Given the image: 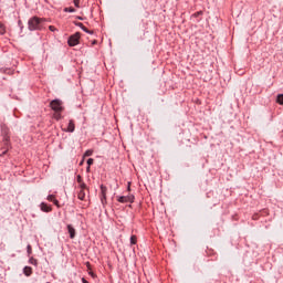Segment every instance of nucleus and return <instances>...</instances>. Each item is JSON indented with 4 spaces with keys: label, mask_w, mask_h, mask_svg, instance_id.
I'll list each match as a JSON object with an SVG mask.
<instances>
[{
    "label": "nucleus",
    "mask_w": 283,
    "mask_h": 283,
    "mask_svg": "<svg viewBox=\"0 0 283 283\" xmlns=\"http://www.w3.org/2000/svg\"><path fill=\"white\" fill-rule=\"evenodd\" d=\"M93 45H96V40L93 41Z\"/></svg>",
    "instance_id": "nucleus-30"
},
{
    "label": "nucleus",
    "mask_w": 283,
    "mask_h": 283,
    "mask_svg": "<svg viewBox=\"0 0 283 283\" xmlns=\"http://www.w3.org/2000/svg\"><path fill=\"white\" fill-rule=\"evenodd\" d=\"M40 209L41 211H43L44 213H50V211H52V207L51 206H48V203L45 202H42L40 205Z\"/></svg>",
    "instance_id": "nucleus-7"
},
{
    "label": "nucleus",
    "mask_w": 283,
    "mask_h": 283,
    "mask_svg": "<svg viewBox=\"0 0 283 283\" xmlns=\"http://www.w3.org/2000/svg\"><path fill=\"white\" fill-rule=\"evenodd\" d=\"M82 282H83V283H90V282H87V280H85V279H82Z\"/></svg>",
    "instance_id": "nucleus-29"
},
{
    "label": "nucleus",
    "mask_w": 283,
    "mask_h": 283,
    "mask_svg": "<svg viewBox=\"0 0 283 283\" xmlns=\"http://www.w3.org/2000/svg\"><path fill=\"white\" fill-rule=\"evenodd\" d=\"M64 12H76L75 8L69 7L64 9Z\"/></svg>",
    "instance_id": "nucleus-17"
},
{
    "label": "nucleus",
    "mask_w": 283,
    "mask_h": 283,
    "mask_svg": "<svg viewBox=\"0 0 283 283\" xmlns=\"http://www.w3.org/2000/svg\"><path fill=\"white\" fill-rule=\"evenodd\" d=\"M0 34H6V27L0 22Z\"/></svg>",
    "instance_id": "nucleus-15"
},
{
    "label": "nucleus",
    "mask_w": 283,
    "mask_h": 283,
    "mask_svg": "<svg viewBox=\"0 0 283 283\" xmlns=\"http://www.w3.org/2000/svg\"><path fill=\"white\" fill-rule=\"evenodd\" d=\"M88 274H90V275H91V277H93V279H94V277H96V274H94V272H92V271H91V272H88Z\"/></svg>",
    "instance_id": "nucleus-26"
},
{
    "label": "nucleus",
    "mask_w": 283,
    "mask_h": 283,
    "mask_svg": "<svg viewBox=\"0 0 283 283\" xmlns=\"http://www.w3.org/2000/svg\"><path fill=\"white\" fill-rule=\"evenodd\" d=\"M67 231L70 233V239L74 240V238L76 237V230L74 229V227L67 226Z\"/></svg>",
    "instance_id": "nucleus-9"
},
{
    "label": "nucleus",
    "mask_w": 283,
    "mask_h": 283,
    "mask_svg": "<svg viewBox=\"0 0 283 283\" xmlns=\"http://www.w3.org/2000/svg\"><path fill=\"white\" fill-rule=\"evenodd\" d=\"M86 191L87 190H80L78 191V193H77L78 200H85Z\"/></svg>",
    "instance_id": "nucleus-10"
},
{
    "label": "nucleus",
    "mask_w": 283,
    "mask_h": 283,
    "mask_svg": "<svg viewBox=\"0 0 283 283\" xmlns=\"http://www.w3.org/2000/svg\"><path fill=\"white\" fill-rule=\"evenodd\" d=\"M200 14H202V12H201V11H200V12L195 13V14H193V17H200Z\"/></svg>",
    "instance_id": "nucleus-28"
},
{
    "label": "nucleus",
    "mask_w": 283,
    "mask_h": 283,
    "mask_svg": "<svg viewBox=\"0 0 283 283\" xmlns=\"http://www.w3.org/2000/svg\"><path fill=\"white\" fill-rule=\"evenodd\" d=\"M23 273H24V275H27V277H30V275H32V268L25 266L23 269Z\"/></svg>",
    "instance_id": "nucleus-11"
},
{
    "label": "nucleus",
    "mask_w": 283,
    "mask_h": 283,
    "mask_svg": "<svg viewBox=\"0 0 283 283\" xmlns=\"http://www.w3.org/2000/svg\"><path fill=\"white\" fill-rule=\"evenodd\" d=\"M129 189H130V188H129V186H128V191H129Z\"/></svg>",
    "instance_id": "nucleus-32"
},
{
    "label": "nucleus",
    "mask_w": 283,
    "mask_h": 283,
    "mask_svg": "<svg viewBox=\"0 0 283 283\" xmlns=\"http://www.w3.org/2000/svg\"><path fill=\"white\" fill-rule=\"evenodd\" d=\"M80 40H81V33L77 32V33H75V34H73V35H71V36L69 38L67 43H69V45H70L71 48H74V45H78Z\"/></svg>",
    "instance_id": "nucleus-3"
},
{
    "label": "nucleus",
    "mask_w": 283,
    "mask_h": 283,
    "mask_svg": "<svg viewBox=\"0 0 283 283\" xmlns=\"http://www.w3.org/2000/svg\"><path fill=\"white\" fill-rule=\"evenodd\" d=\"M73 3L75 6V8H81V6H80L81 0H73Z\"/></svg>",
    "instance_id": "nucleus-19"
},
{
    "label": "nucleus",
    "mask_w": 283,
    "mask_h": 283,
    "mask_svg": "<svg viewBox=\"0 0 283 283\" xmlns=\"http://www.w3.org/2000/svg\"><path fill=\"white\" fill-rule=\"evenodd\" d=\"M276 103H279V105H283V94L277 95Z\"/></svg>",
    "instance_id": "nucleus-13"
},
{
    "label": "nucleus",
    "mask_w": 283,
    "mask_h": 283,
    "mask_svg": "<svg viewBox=\"0 0 283 283\" xmlns=\"http://www.w3.org/2000/svg\"><path fill=\"white\" fill-rule=\"evenodd\" d=\"M75 25H77V28H81V30H83V32H86V34H94V31H90L86 27L83 25L82 22H77L75 23Z\"/></svg>",
    "instance_id": "nucleus-8"
},
{
    "label": "nucleus",
    "mask_w": 283,
    "mask_h": 283,
    "mask_svg": "<svg viewBox=\"0 0 283 283\" xmlns=\"http://www.w3.org/2000/svg\"><path fill=\"white\" fill-rule=\"evenodd\" d=\"M136 242H137L136 235H132L130 237V244H136Z\"/></svg>",
    "instance_id": "nucleus-18"
},
{
    "label": "nucleus",
    "mask_w": 283,
    "mask_h": 283,
    "mask_svg": "<svg viewBox=\"0 0 283 283\" xmlns=\"http://www.w3.org/2000/svg\"><path fill=\"white\" fill-rule=\"evenodd\" d=\"M46 200H49V202H54V200H56V198L54 197V195H49Z\"/></svg>",
    "instance_id": "nucleus-16"
},
{
    "label": "nucleus",
    "mask_w": 283,
    "mask_h": 283,
    "mask_svg": "<svg viewBox=\"0 0 283 283\" xmlns=\"http://www.w3.org/2000/svg\"><path fill=\"white\" fill-rule=\"evenodd\" d=\"M53 203L56 206V207H61L60 205H59V200H53Z\"/></svg>",
    "instance_id": "nucleus-24"
},
{
    "label": "nucleus",
    "mask_w": 283,
    "mask_h": 283,
    "mask_svg": "<svg viewBox=\"0 0 283 283\" xmlns=\"http://www.w3.org/2000/svg\"><path fill=\"white\" fill-rule=\"evenodd\" d=\"M134 195H128V196H122V197H117V200L122 203L125 202H134Z\"/></svg>",
    "instance_id": "nucleus-4"
},
{
    "label": "nucleus",
    "mask_w": 283,
    "mask_h": 283,
    "mask_svg": "<svg viewBox=\"0 0 283 283\" xmlns=\"http://www.w3.org/2000/svg\"><path fill=\"white\" fill-rule=\"evenodd\" d=\"M76 180H77L78 185H81V182H84L83 177H81V175H77Z\"/></svg>",
    "instance_id": "nucleus-22"
},
{
    "label": "nucleus",
    "mask_w": 283,
    "mask_h": 283,
    "mask_svg": "<svg viewBox=\"0 0 283 283\" xmlns=\"http://www.w3.org/2000/svg\"><path fill=\"white\" fill-rule=\"evenodd\" d=\"M49 30H50L51 32H56V27L50 25V27H49Z\"/></svg>",
    "instance_id": "nucleus-23"
},
{
    "label": "nucleus",
    "mask_w": 283,
    "mask_h": 283,
    "mask_svg": "<svg viewBox=\"0 0 283 283\" xmlns=\"http://www.w3.org/2000/svg\"><path fill=\"white\" fill-rule=\"evenodd\" d=\"M29 30H41L43 28V19L33 17L28 22Z\"/></svg>",
    "instance_id": "nucleus-1"
},
{
    "label": "nucleus",
    "mask_w": 283,
    "mask_h": 283,
    "mask_svg": "<svg viewBox=\"0 0 283 283\" xmlns=\"http://www.w3.org/2000/svg\"><path fill=\"white\" fill-rule=\"evenodd\" d=\"M101 193H102V197H101L102 205H105V202H107V187L101 186Z\"/></svg>",
    "instance_id": "nucleus-5"
},
{
    "label": "nucleus",
    "mask_w": 283,
    "mask_h": 283,
    "mask_svg": "<svg viewBox=\"0 0 283 283\" xmlns=\"http://www.w3.org/2000/svg\"><path fill=\"white\" fill-rule=\"evenodd\" d=\"M55 120H61L62 116H61V112H55V114L53 115Z\"/></svg>",
    "instance_id": "nucleus-14"
},
{
    "label": "nucleus",
    "mask_w": 283,
    "mask_h": 283,
    "mask_svg": "<svg viewBox=\"0 0 283 283\" xmlns=\"http://www.w3.org/2000/svg\"><path fill=\"white\" fill-rule=\"evenodd\" d=\"M30 263H31V264H36V260L30 259Z\"/></svg>",
    "instance_id": "nucleus-27"
},
{
    "label": "nucleus",
    "mask_w": 283,
    "mask_h": 283,
    "mask_svg": "<svg viewBox=\"0 0 283 283\" xmlns=\"http://www.w3.org/2000/svg\"><path fill=\"white\" fill-rule=\"evenodd\" d=\"M28 253H32V247L31 245H28Z\"/></svg>",
    "instance_id": "nucleus-25"
},
{
    "label": "nucleus",
    "mask_w": 283,
    "mask_h": 283,
    "mask_svg": "<svg viewBox=\"0 0 283 283\" xmlns=\"http://www.w3.org/2000/svg\"><path fill=\"white\" fill-rule=\"evenodd\" d=\"M74 129H76V126L74 124V119H71L69 122V126L66 129H64V132H69L70 134L74 133Z\"/></svg>",
    "instance_id": "nucleus-6"
},
{
    "label": "nucleus",
    "mask_w": 283,
    "mask_h": 283,
    "mask_svg": "<svg viewBox=\"0 0 283 283\" xmlns=\"http://www.w3.org/2000/svg\"><path fill=\"white\" fill-rule=\"evenodd\" d=\"M87 171H90V166L86 168Z\"/></svg>",
    "instance_id": "nucleus-31"
},
{
    "label": "nucleus",
    "mask_w": 283,
    "mask_h": 283,
    "mask_svg": "<svg viewBox=\"0 0 283 283\" xmlns=\"http://www.w3.org/2000/svg\"><path fill=\"white\" fill-rule=\"evenodd\" d=\"M87 165H88V167H92V165H94V159L93 158H88L87 159Z\"/></svg>",
    "instance_id": "nucleus-21"
},
{
    "label": "nucleus",
    "mask_w": 283,
    "mask_h": 283,
    "mask_svg": "<svg viewBox=\"0 0 283 283\" xmlns=\"http://www.w3.org/2000/svg\"><path fill=\"white\" fill-rule=\"evenodd\" d=\"M93 154H94L93 150H86L85 154H84V156H85V157H90V156H92Z\"/></svg>",
    "instance_id": "nucleus-20"
},
{
    "label": "nucleus",
    "mask_w": 283,
    "mask_h": 283,
    "mask_svg": "<svg viewBox=\"0 0 283 283\" xmlns=\"http://www.w3.org/2000/svg\"><path fill=\"white\" fill-rule=\"evenodd\" d=\"M78 188H80V190L90 191V188L87 187V185L85 184V181H82L81 184H78Z\"/></svg>",
    "instance_id": "nucleus-12"
},
{
    "label": "nucleus",
    "mask_w": 283,
    "mask_h": 283,
    "mask_svg": "<svg viewBox=\"0 0 283 283\" xmlns=\"http://www.w3.org/2000/svg\"><path fill=\"white\" fill-rule=\"evenodd\" d=\"M51 109L53 112H62L63 111V102L61 99H53L50 103Z\"/></svg>",
    "instance_id": "nucleus-2"
}]
</instances>
